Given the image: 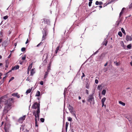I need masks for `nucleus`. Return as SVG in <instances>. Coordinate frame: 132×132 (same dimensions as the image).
<instances>
[{
    "label": "nucleus",
    "instance_id": "18",
    "mask_svg": "<svg viewBox=\"0 0 132 132\" xmlns=\"http://www.w3.org/2000/svg\"><path fill=\"white\" fill-rule=\"evenodd\" d=\"M33 115L35 116V118H37L38 119L37 116V113H36L35 111H33Z\"/></svg>",
    "mask_w": 132,
    "mask_h": 132
},
{
    "label": "nucleus",
    "instance_id": "39",
    "mask_svg": "<svg viewBox=\"0 0 132 132\" xmlns=\"http://www.w3.org/2000/svg\"><path fill=\"white\" fill-rule=\"evenodd\" d=\"M14 79V78L13 77H12L10 79L9 82H10L11 81H12V80Z\"/></svg>",
    "mask_w": 132,
    "mask_h": 132
},
{
    "label": "nucleus",
    "instance_id": "10",
    "mask_svg": "<svg viewBox=\"0 0 132 132\" xmlns=\"http://www.w3.org/2000/svg\"><path fill=\"white\" fill-rule=\"evenodd\" d=\"M42 21H43L42 22L43 23L44 22V23H46V24H49L50 23V21L49 19H44L43 20H41Z\"/></svg>",
    "mask_w": 132,
    "mask_h": 132
},
{
    "label": "nucleus",
    "instance_id": "2",
    "mask_svg": "<svg viewBox=\"0 0 132 132\" xmlns=\"http://www.w3.org/2000/svg\"><path fill=\"white\" fill-rule=\"evenodd\" d=\"M93 95L94 93L89 95L87 98V101L89 102L91 105L94 104L95 103Z\"/></svg>",
    "mask_w": 132,
    "mask_h": 132
},
{
    "label": "nucleus",
    "instance_id": "45",
    "mask_svg": "<svg viewBox=\"0 0 132 132\" xmlns=\"http://www.w3.org/2000/svg\"><path fill=\"white\" fill-rule=\"evenodd\" d=\"M123 12L122 11H121L120 13V14H119L120 17L121 16V15L123 14Z\"/></svg>",
    "mask_w": 132,
    "mask_h": 132
},
{
    "label": "nucleus",
    "instance_id": "48",
    "mask_svg": "<svg viewBox=\"0 0 132 132\" xmlns=\"http://www.w3.org/2000/svg\"><path fill=\"white\" fill-rule=\"evenodd\" d=\"M86 94L87 95H88V94H89V93H88V90H87L86 89Z\"/></svg>",
    "mask_w": 132,
    "mask_h": 132
},
{
    "label": "nucleus",
    "instance_id": "9",
    "mask_svg": "<svg viewBox=\"0 0 132 132\" xmlns=\"http://www.w3.org/2000/svg\"><path fill=\"white\" fill-rule=\"evenodd\" d=\"M126 39L127 41H131L132 40V34L131 36L127 35L126 36Z\"/></svg>",
    "mask_w": 132,
    "mask_h": 132
},
{
    "label": "nucleus",
    "instance_id": "23",
    "mask_svg": "<svg viewBox=\"0 0 132 132\" xmlns=\"http://www.w3.org/2000/svg\"><path fill=\"white\" fill-rule=\"evenodd\" d=\"M119 103L120 104L122 105L123 106H125V103H124L121 101H119Z\"/></svg>",
    "mask_w": 132,
    "mask_h": 132
},
{
    "label": "nucleus",
    "instance_id": "15",
    "mask_svg": "<svg viewBox=\"0 0 132 132\" xmlns=\"http://www.w3.org/2000/svg\"><path fill=\"white\" fill-rule=\"evenodd\" d=\"M131 90L130 89V88L127 87L125 91L126 92V93L127 94L130 93L131 92Z\"/></svg>",
    "mask_w": 132,
    "mask_h": 132
},
{
    "label": "nucleus",
    "instance_id": "34",
    "mask_svg": "<svg viewBox=\"0 0 132 132\" xmlns=\"http://www.w3.org/2000/svg\"><path fill=\"white\" fill-rule=\"evenodd\" d=\"M26 59V55H24L22 57V60H25Z\"/></svg>",
    "mask_w": 132,
    "mask_h": 132
},
{
    "label": "nucleus",
    "instance_id": "22",
    "mask_svg": "<svg viewBox=\"0 0 132 132\" xmlns=\"http://www.w3.org/2000/svg\"><path fill=\"white\" fill-rule=\"evenodd\" d=\"M32 67V63H31L29 65V66L28 67V68L27 69V70H30L31 68Z\"/></svg>",
    "mask_w": 132,
    "mask_h": 132
},
{
    "label": "nucleus",
    "instance_id": "6",
    "mask_svg": "<svg viewBox=\"0 0 132 132\" xmlns=\"http://www.w3.org/2000/svg\"><path fill=\"white\" fill-rule=\"evenodd\" d=\"M10 126V125L9 124L5 123L4 125V129L6 132H9V130Z\"/></svg>",
    "mask_w": 132,
    "mask_h": 132
},
{
    "label": "nucleus",
    "instance_id": "41",
    "mask_svg": "<svg viewBox=\"0 0 132 132\" xmlns=\"http://www.w3.org/2000/svg\"><path fill=\"white\" fill-rule=\"evenodd\" d=\"M6 76H5L4 77H3V79L2 80V81L3 82H4V79H5L6 78Z\"/></svg>",
    "mask_w": 132,
    "mask_h": 132
},
{
    "label": "nucleus",
    "instance_id": "36",
    "mask_svg": "<svg viewBox=\"0 0 132 132\" xmlns=\"http://www.w3.org/2000/svg\"><path fill=\"white\" fill-rule=\"evenodd\" d=\"M26 50V48L24 47H23L21 49V51L22 52H24Z\"/></svg>",
    "mask_w": 132,
    "mask_h": 132
},
{
    "label": "nucleus",
    "instance_id": "32",
    "mask_svg": "<svg viewBox=\"0 0 132 132\" xmlns=\"http://www.w3.org/2000/svg\"><path fill=\"white\" fill-rule=\"evenodd\" d=\"M9 65V63L7 62L6 61V65H5V67L6 68H7L8 67Z\"/></svg>",
    "mask_w": 132,
    "mask_h": 132
},
{
    "label": "nucleus",
    "instance_id": "5",
    "mask_svg": "<svg viewBox=\"0 0 132 132\" xmlns=\"http://www.w3.org/2000/svg\"><path fill=\"white\" fill-rule=\"evenodd\" d=\"M43 36L42 38V41L45 39L46 38V36L47 35L48 33L47 31L44 30L42 32Z\"/></svg>",
    "mask_w": 132,
    "mask_h": 132
},
{
    "label": "nucleus",
    "instance_id": "64",
    "mask_svg": "<svg viewBox=\"0 0 132 132\" xmlns=\"http://www.w3.org/2000/svg\"><path fill=\"white\" fill-rule=\"evenodd\" d=\"M82 102L83 103H84L85 102V100H82Z\"/></svg>",
    "mask_w": 132,
    "mask_h": 132
},
{
    "label": "nucleus",
    "instance_id": "25",
    "mask_svg": "<svg viewBox=\"0 0 132 132\" xmlns=\"http://www.w3.org/2000/svg\"><path fill=\"white\" fill-rule=\"evenodd\" d=\"M69 124V123L68 122H66L65 129H66V131H67V128H68V126Z\"/></svg>",
    "mask_w": 132,
    "mask_h": 132
},
{
    "label": "nucleus",
    "instance_id": "30",
    "mask_svg": "<svg viewBox=\"0 0 132 132\" xmlns=\"http://www.w3.org/2000/svg\"><path fill=\"white\" fill-rule=\"evenodd\" d=\"M86 87L88 89L89 88V85L88 83H87L86 84Z\"/></svg>",
    "mask_w": 132,
    "mask_h": 132
},
{
    "label": "nucleus",
    "instance_id": "12",
    "mask_svg": "<svg viewBox=\"0 0 132 132\" xmlns=\"http://www.w3.org/2000/svg\"><path fill=\"white\" fill-rule=\"evenodd\" d=\"M12 96H16L18 98H19L20 97V96L19 94L17 93H14L12 94Z\"/></svg>",
    "mask_w": 132,
    "mask_h": 132
},
{
    "label": "nucleus",
    "instance_id": "16",
    "mask_svg": "<svg viewBox=\"0 0 132 132\" xmlns=\"http://www.w3.org/2000/svg\"><path fill=\"white\" fill-rule=\"evenodd\" d=\"M114 0H112L111 1H110L107 4H106V3H105L103 7H104L105 6H106L107 5H108L110 4V3H112L113 2H114Z\"/></svg>",
    "mask_w": 132,
    "mask_h": 132
},
{
    "label": "nucleus",
    "instance_id": "24",
    "mask_svg": "<svg viewBox=\"0 0 132 132\" xmlns=\"http://www.w3.org/2000/svg\"><path fill=\"white\" fill-rule=\"evenodd\" d=\"M106 92V91L105 89H103L102 92V94L105 95Z\"/></svg>",
    "mask_w": 132,
    "mask_h": 132
},
{
    "label": "nucleus",
    "instance_id": "44",
    "mask_svg": "<svg viewBox=\"0 0 132 132\" xmlns=\"http://www.w3.org/2000/svg\"><path fill=\"white\" fill-rule=\"evenodd\" d=\"M98 80H97V79H95V83L96 84H98Z\"/></svg>",
    "mask_w": 132,
    "mask_h": 132
},
{
    "label": "nucleus",
    "instance_id": "40",
    "mask_svg": "<svg viewBox=\"0 0 132 132\" xmlns=\"http://www.w3.org/2000/svg\"><path fill=\"white\" fill-rule=\"evenodd\" d=\"M42 44H43V43H42V42H41L39 43L37 45V46L38 47L40 45Z\"/></svg>",
    "mask_w": 132,
    "mask_h": 132
},
{
    "label": "nucleus",
    "instance_id": "57",
    "mask_svg": "<svg viewBox=\"0 0 132 132\" xmlns=\"http://www.w3.org/2000/svg\"><path fill=\"white\" fill-rule=\"evenodd\" d=\"M51 67V66H48V67L47 69H50Z\"/></svg>",
    "mask_w": 132,
    "mask_h": 132
},
{
    "label": "nucleus",
    "instance_id": "14",
    "mask_svg": "<svg viewBox=\"0 0 132 132\" xmlns=\"http://www.w3.org/2000/svg\"><path fill=\"white\" fill-rule=\"evenodd\" d=\"M106 98L105 97H104L101 100L102 103V106L103 107V106L104 105V102L105 101Z\"/></svg>",
    "mask_w": 132,
    "mask_h": 132
},
{
    "label": "nucleus",
    "instance_id": "20",
    "mask_svg": "<svg viewBox=\"0 0 132 132\" xmlns=\"http://www.w3.org/2000/svg\"><path fill=\"white\" fill-rule=\"evenodd\" d=\"M35 126L36 127H38V125L37 123V118H35Z\"/></svg>",
    "mask_w": 132,
    "mask_h": 132
},
{
    "label": "nucleus",
    "instance_id": "50",
    "mask_svg": "<svg viewBox=\"0 0 132 132\" xmlns=\"http://www.w3.org/2000/svg\"><path fill=\"white\" fill-rule=\"evenodd\" d=\"M29 42V40L28 39H27V40L26 41V44H27Z\"/></svg>",
    "mask_w": 132,
    "mask_h": 132
},
{
    "label": "nucleus",
    "instance_id": "47",
    "mask_svg": "<svg viewBox=\"0 0 132 132\" xmlns=\"http://www.w3.org/2000/svg\"><path fill=\"white\" fill-rule=\"evenodd\" d=\"M85 76V75L84 73H82V76L81 77V78L82 79L83 77H84Z\"/></svg>",
    "mask_w": 132,
    "mask_h": 132
},
{
    "label": "nucleus",
    "instance_id": "51",
    "mask_svg": "<svg viewBox=\"0 0 132 132\" xmlns=\"http://www.w3.org/2000/svg\"><path fill=\"white\" fill-rule=\"evenodd\" d=\"M11 54H10V55H9V56L8 57V58L9 59L11 57Z\"/></svg>",
    "mask_w": 132,
    "mask_h": 132
},
{
    "label": "nucleus",
    "instance_id": "55",
    "mask_svg": "<svg viewBox=\"0 0 132 132\" xmlns=\"http://www.w3.org/2000/svg\"><path fill=\"white\" fill-rule=\"evenodd\" d=\"M101 87V85H98V88H99Z\"/></svg>",
    "mask_w": 132,
    "mask_h": 132
},
{
    "label": "nucleus",
    "instance_id": "53",
    "mask_svg": "<svg viewBox=\"0 0 132 132\" xmlns=\"http://www.w3.org/2000/svg\"><path fill=\"white\" fill-rule=\"evenodd\" d=\"M108 64V62H107L104 65V66L105 67Z\"/></svg>",
    "mask_w": 132,
    "mask_h": 132
},
{
    "label": "nucleus",
    "instance_id": "17",
    "mask_svg": "<svg viewBox=\"0 0 132 132\" xmlns=\"http://www.w3.org/2000/svg\"><path fill=\"white\" fill-rule=\"evenodd\" d=\"M62 47L61 46H58L56 49V50L55 51V54H57L58 51L59 50V48H61Z\"/></svg>",
    "mask_w": 132,
    "mask_h": 132
},
{
    "label": "nucleus",
    "instance_id": "46",
    "mask_svg": "<svg viewBox=\"0 0 132 132\" xmlns=\"http://www.w3.org/2000/svg\"><path fill=\"white\" fill-rule=\"evenodd\" d=\"M122 47L124 48V49H125V48L126 47V46L123 43V45L122 46Z\"/></svg>",
    "mask_w": 132,
    "mask_h": 132
},
{
    "label": "nucleus",
    "instance_id": "43",
    "mask_svg": "<svg viewBox=\"0 0 132 132\" xmlns=\"http://www.w3.org/2000/svg\"><path fill=\"white\" fill-rule=\"evenodd\" d=\"M43 81H41L40 82V84L41 85H43Z\"/></svg>",
    "mask_w": 132,
    "mask_h": 132
},
{
    "label": "nucleus",
    "instance_id": "35",
    "mask_svg": "<svg viewBox=\"0 0 132 132\" xmlns=\"http://www.w3.org/2000/svg\"><path fill=\"white\" fill-rule=\"evenodd\" d=\"M8 16L7 15H6L5 16H4V17H3V19H4V20H6L8 18Z\"/></svg>",
    "mask_w": 132,
    "mask_h": 132
},
{
    "label": "nucleus",
    "instance_id": "26",
    "mask_svg": "<svg viewBox=\"0 0 132 132\" xmlns=\"http://www.w3.org/2000/svg\"><path fill=\"white\" fill-rule=\"evenodd\" d=\"M121 30L122 31V33L124 34L125 35H126V32H125V30H124V29L123 28H121Z\"/></svg>",
    "mask_w": 132,
    "mask_h": 132
},
{
    "label": "nucleus",
    "instance_id": "56",
    "mask_svg": "<svg viewBox=\"0 0 132 132\" xmlns=\"http://www.w3.org/2000/svg\"><path fill=\"white\" fill-rule=\"evenodd\" d=\"M51 62H50V63H49V66H51Z\"/></svg>",
    "mask_w": 132,
    "mask_h": 132
},
{
    "label": "nucleus",
    "instance_id": "38",
    "mask_svg": "<svg viewBox=\"0 0 132 132\" xmlns=\"http://www.w3.org/2000/svg\"><path fill=\"white\" fill-rule=\"evenodd\" d=\"M92 1L90 2L89 1V2L88 3V5L90 7L91 6L92 4Z\"/></svg>",
    "mask_w": 132,
    "mask_h": 132
},
{
    "label": "nucleus",
    "instance_id": "60",
    "mask_svg": "<svg viewBox=\"0 0 132 132\" xmlns=\"http://www.w3.org/2000/svg\"><path fill=\"white\" fill-rule=\"evenodd\" d=\"M116 65H117V66H118L119 65L118 64V63H116Z\"/></svg>",
    "mask_w": 132,
    "mask_h": 132
},
{
    "label": "nucleus",
    "instance_id": "28",
    "mask_svg": "<svg viewBox=\"0 0 132 132\" xmlns=\"http://www.w3.org/2000/svg\"><path fill=\"white\" fill-rule=\"evenodd\" d=\"M48 72H46L44 76V78H46L48 74Z\"/></svg>",
    "mask_w": 132,
    "mask_h": 132
},
{
    "label": "nucleus",
    "instance_id": "63",
    "mask_svg": "<svg viewBox=\"0 0 132 132\" xmlns=\"http://www.w3.org/2000/svg\"><path fill=\"white\" fill-rule=\"evenodd\" d=\"M26 131L27 132H28L29 131V130L27 129H26Z\"/></svg>",
    "mask_w": 132,
    "mask_h": 132
},
{
    "label": "nucleus",
    "instance_id": "3",
    "mask_svg": "<svg viewBox=\"0 0 132 132\" xmlns=\"http://www.w3.org/2000/svg\"><path fill=\"white\" fill-rule=\"evenodd\" d=\"M14 102V99L12 98H10L5 102V104L9 105V106L12 105V103Z\"/></svg>",
    "mask_w": 132,
    "mask_h": 132
},
{
    "label": "nucleus",
    "instance_id": "62",
    "mask_svg": "<svg viewBox=\"0 0 132 132\" xmlns=\"http://www.w3.org/2000/svg\"><path fill=\"white\" fill-rule=\"evenodd\" d=\"M105 42H106V43H105V45L106 46L107 45V41H105Z\"/></svg>",
    "mask_w": 132,
    "mask_h": 132
},
{
    "label": "nucleus",
    "instance_id": "29",
    "mask_svg": "<svg viewBox=\"0 0 132 132\" xmlns=\"http://www.w3.org/2000/svg\"><path fill=\"white\" fill-rule=\"evenodd\" d=\"M127 47L129 49H130L131 47V44H130L128 45L127 46Z\"/></svg>",
    "mask_w": 132,
    "mask_h": 132
},
{
    "label": "nucleus",
    "instance_id": "52",
    "mask_svg": "<svg viewBox=\"0 0 132 132\" xmlns=\"http://www.w3.org/2000/svg\"><path fill=\"white\" fill-rule=\"evenodd\" d=\"M50 69H47V71L46 72H48V73L50 71Z\"/></svg>",
    "mask_w": 132,
    "mask_h": 132
},
{
    "label": "nucleus",
    "instance_id": "58",
    "mask_svg": "<svg viewBox=\"0 0 132 132\" xmlns=\"http://www.w3.org/2000/svg\"><path fill=\"white\" fill-rule=\"evenodd\" d=\"M4 123V122L3 121H2V123H1V126L3 125V124Z\"/></svg>",
    "mask_w": 132,
    "mask_h": 132
},
{
    "label": "nucleus",
    "instance_id": "1",
    "mask_svg": "<svg viewBox=\"0 0 132 132\" xmlns=\"http://www.w3.org/2000/svg\"><path fill=\"white\" fill-rule=\"evenodd\" d=\"M32 107V109H36L37 108V110L36 111L37 114L38 118V120H39L40 112L39 104H38L37 102H36L33 104Z\"/></svg>",
    "mask_w": 132,
    "mask_h": 132
},
{
    "label": "nucleus",
    "instance_id": "59",
    "mask_svg": "<svg viewBox=\"0 0 132 132\" xmlns=\"http://www.w3.org/2000/svg\"><path fill=\"white\" fill-rule=\"evenodd\" d=\"M130 64L131 66H132V61L130 63Z\"/></svg>",
    "mask_w": 132,
    "mask_h": 132
},
{
    "label": "nucleus",
    "instance_id": "11",
    "mask_svg": "<svg viewBox=\"0 0 132 132\" xmlns=\"http://www.w3.org/2000/svg\"><path fill=\"white\" fill-rule=\"evenodd\" d=\"M19 66L18 65H16L14 67H12V70H14L19 69Z\"/></svg>",
    "mask_w": 132,
    "mask_h": 132
},
{
    "label": "nucleus",
    "instance_id": "49",
    "mask_svg": "<svg viewBox=\"0 0 132 132\" xmlns=\"http://www.w3.org/2000/svg\"><path fill=\"white\" fill-rule=\"evenodd\" d=\"M103 4V3L102 2H99V5H101Z\"/></svg>",
    "mask_w": 132,
    "mask_h": 132
},
{
    "label": "nucleus",
    "instance_id": "21",
    "mask_svg": "<svg viewBox=\"0 0 132 132\" xmlns=\"http://www.w3.org/2000/svg\"><path fill=\"white\" fill-rule=\"evenodd\" d=\"M32 90V89H29L27 90L26 92V93L27 95L28 94L30 93L31 92Z\"/></svg>",
    "mask_w": 132,
    "mask_h": 132
},
{
    "label": "nucleus",
    "instance_id": "7",
    "mask_svg": "<svg viewBox=\"0 0 132 132\" xmlns=\"http://www.w3.org/2000/svg\"><path fill=\"white\" fill-rule=\"evenodd\" d=\"M68 109L70 112L72 114L74 115L75 116H76V114L74 113V112L73 111V108L69 104L68 106Z\"/></svg>",
    "mask_w": 132,
    "mask_h": 132
},
{
    "label": "nucleus",
    "instance_id": "27",
    "mask_svg": "<svg viewBox=\"0 0 132 132\" xmlns=\"http://www.w3.org/2000/svg\"><path fill=\"white\" fill-rule=\"evenodd\" d=\"M118 35L120 37H121L122 36V34L121 32L119 31L118 33Z\"/></svg>",
    "mask_w": 132,
    "mask_h": 132
},
{
    "label": "nucleus",
    "instance_id": "4",
    "mask_svg": "<svg viewBox=\"0 0 132 132\" xmlns=\"http://www.w3.org/2000/svg\"><path fill=\"white\" fill-rule=\"evenodd\" d=\"M11 106H9V105L5 104V106L4 107L3 111L5 113H7L8 111L11 109Z\"/></svg>",
    "mask_w": 132,
    "mask_h": 132
},
{
    "label": "nucleus",
    "instance_id": "19",
    "mask_svg": "<svg viewBox=\"0 0 132 132\" xmlns=\"http://www.w3.org/2000/svg\"><path fill=\"white\" fill-rule=\"evenodd\" d=\"M40 92L39 91H37L35 95L36 96L38 97L40 95Z\"/></svg>",
    "mask_w": 132,
    "mask_h": 132
},
{
    "label": "nucleus",
    "instance_id": "13",
    "mask_svg": "<svg viewBox=\"0 0 132 132\" xmlns=\"http://www.w3.org/2000/svg\"><path fill=\"white\" fill-rule=\"evenodd\" d=\"M35 68H33L30 70V75L32 76L35 73V71H34Z\"/></svg>",
    "mask_w": 132,
    "mask_h": 132
},
{
    "label": "nucleus",
    "instance_id": "37",
    "mask_svg": "<svg viewBox=\"0 0 132 132\" xmlns=\"http://www.w3.org/2000/svg\"><path fill=\"white\" fill-rule=\"evenodd\" d=\"M40 120L41 121V122H44V119L43 118H41L40 119Z\"/></svg>",
    "mask_w": 132,
    "mask_h": 132
},
{
    "label": "nucleus",
    "instance_id": "31",
    "mask_svg": "<svg viewBox=\"0 0 132 132\" xmlns=\"http://www.w3.org/2000/svg\"><path fill=\"white\" fill-rule=\"evenodd\" d=\"M129 9H132V2L129 5Z\"/></svg>",
    "mask_w": 132,
    "mask_h": 132
},
{
    "label": "nucleus",
    "instance_id": "61",
    "mask_svg": "<svg viewBox=\"0 0 132 132\" xmlns=\"http://www.w3.org/2000/svg\"><path fill=\"white\" fill-rule=\"evenodd\" d=\"M81 97L80 96H79L78 97V98H79V100H80V99H81Z\"/></svg>",
    "mask_w": 132,
    "mask_h": 132
},
{
    "label": "nucleus",
    "instance_id": "8",
    "mask_svg": "<svg viewBox=\"0 0 132 132\" xmlns=\"http://www.w3.org/2000/svg\"><path fill=\"white\" fill-rule=\"evenodd\" d=\"M26 117V116L25 115L21 117L19 119L18 121L20 123H22L24 120L25 119Z\"/></svg>",
    "mask_w": 132,
    "mask_h": 132
},
{
    "label": "nucleus",
    "instance_id": "54",
    "mask_svg": "<svg viewBox=\"0 0 132 132\" xmlns=\"http://www.w3.org/2000/svg\"><path fill=\"white\" fill-rule=\"evenodd\" d=\"M30 80V79H29V78L28 77L26 79V80L29 81Z\"/></svg>",
    "mask_w": 132,
    "mask_h": 132
},
{
    "label": "nucleus",
    "instance_id": "33",
    "mask_svg": "<svg viewBox=\"0 0 132 132\" xmlns=\"http://www.w3.org/2000/svg\"><path fill=\"white\" fill-rule=\"evenodd\" d=\"M68 120L69 121H71L72 120V118L70 117H68Z\"/></svg>",
    "mask_w": 132,
    "mask_h": 132
},
{
    "label": "nucleus",
    "instance_id": "42",
    "mask_svg": "<svg viewBox=\"0 0 132 132\" xmlns=\"http://www.w3.org/2000/svg\"><path fill=\"white\" fill-rule=\"evenodd\" d=\"M95 4L97 5H99V2L98 1H96L95 2Z\"/></svg>",
    "mask_w": 132,
    "mask_h": 132
}]
</instances>
